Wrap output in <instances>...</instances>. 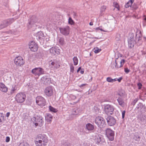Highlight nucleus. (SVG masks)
Masks as SVG:
<instances>
[{
  "label": "nucleus",
  "instance_id": "33",
  "mask_svg": "<svg viewBox=\"0 0 146 146\" xmlns=\"http://www.w3.org/2000/svg\"><path fill=\"white\" fill-rule=\"evenodd\" d=\"M68 23L69 24L72 25L74 24L75 23L74 21L72 20L71 17H69L68 19Z\"/></svg>",
  "mask_w": 146,
  "mask_h": 146
},
{
  "label": "nucleus",
  "instance_id": "48",
  "mask_svg": "<svg viewBox=\"0 0 146 146\" xmlns=\"http://www.w3.org/2000/svg\"><path fill=\"white\" fill-rule=\"evenodd\" d=\"M4 119V116L2 114H0V122H2Z\"/></svg>",
  "mask_w": 146,
  "mask_h": 146
},
{
  "label": "nucleus",
  "instance_id": "25",
  "mask_svg": "<svg viewBox=\"0 0 146 146\" xmlns=\"http://www.w3.org/2000/svg\"><path fill=\"white\" fill-rule=\"evenodd\" d=\"M0 90L3 92H6L7 90V88L3 84L1 83L0 84Z\"/></svg>",
  "mask_w": 146,
  "mask_h": 146
},
{
  "label": "nucleus",
  "instance_id": "8",
  "mask_svg": "<svg viewBox=\"0 0 146 146\" xmlns=\"http://www.w3.org/2000/svg\"><path fill=\"white\" fill-rule=\"evenodd\" d=\"M36 103L41 107L44 106L46 105L45 99L41 96H37L36 98Z\"/></svg>",
  "mask_w": 146,
  "mask_h": 146
},
{
  "label": "nucleus",
  "instance_id": "24",
  "mask_svg": "<svg viewBox=\"0 0 146 146\" xmlns=\"http://www.w3.org/2000/svg\"><path fill=\"white\" fill-rule=\"evenodd\" d=\"M53 118V116L50 114L47 113L45 116V120L48 122H51Z\"/></svg>",
  "mask_w": 146,
  "mask_h": 146
},
{
  "label": "nucleus",
  "instance_id": "56",
  "mask_svg": "<svg viewBox=\"0 0 146 146\" xmlns=\"http://www.w3.org/2000/svg\"><path fill=\"white\" fill-rule=\"evenodd\" d=\"M79 101V100H78L77 102H73V103H70V104L71 105H75V104L76 103H78V102Z\"/></svg>",
  "mask_w": 146,
  "mask_h": 146
},
{
  "label": "nucleus",
  "instance_id": "39",
  "mask_svg": "<svg viewBox=\"0 0 146 146\" xmlns=\"http://www.w3.org/2000/svg\"><path fill=\"white\" fill-rule=\"evenodd\" d=\"M51 83V80L49 78H48L45 82L44 84H45L46 85H48L50 84Z\"/></svg>",
  "mask_w": 146,
  "mask_h": 146
},
{
  "label": "nucleus",
  "instance_id": "15",
  "mask_svg": "<svg viewBox=\"0 0 146 146\" xmlns=\"http://www.w3.org/2000/svg\"><path fill=\"white\" fill-rule=\"evenodd\" d=\"M29 46L31 50L33 52L36 51L38 49L37 44L33 41L31 42L29 44Z\"/></svg>",
  "mask_w": 146,
  "mask_h": 146
},
{
  "label": "nucleus",
  "instance_id": "49",
  "mask_svg": "<svg viewBox=\"0 0 146 146\" xmlns=\"http://www.w3.org/2000/svg\"><path fill=\"white\" fill-rule=\"evenodd\" d=\"M124 71L125 73L128 74L130 71V70L128 69L127 68H125L124 69Z\"/></svg>",
  "mask_w": 146,
  "mask_h": 146
},
{
  "label": "nucleus",
  "instance_id": "38",
  "mask_svg": "<svg viewBox=\"0 0 146 146\" xmlns=\"http://www.w3.org/2000/svg\"><path fill=\"white\" fill-rule=\"evenodd\" d=\"M70 72L72 73H73L74 71V68L73 65L71 64L70 66Z\"/></svg>",
  "mask_w": 146,
  "mask_h": 146
},
{
  "label": "nucleus",
  "instance_id": "46",
  "mask_svg": "<svg viewBox=\"0 0 146 146\" xmlns=\"http://www.w3.org/2000/svg\"><path fill=\"white\" fill-rule=\"evenodd\" d=\"M63 145L64 146H72L71 144L68 142L65 143Z\"/></svg>",
  "mask_w": 146,
  "mask_h": 146
},
{
  "label": "nucleus",
  "instance_id": "6",
  "mask_svg": "<svg viewBox=\"0 0 146 146\" xmlns=\"http://www.w3.org/2000/svg\"><path fill=\"white\" fill-rule=\"evenodd\" d=\"M14 21L13 18L8 19L4 21L0 25V30L7 27L13 23Z\"/></svg>",
  "mask_w": 146,
  "mask_h": 146
},
{
  "label": "nucleus",
  "instance_id": "58",
  "mask_svg": "<svg viewBox=\"0 0 146 146\" xmlns=\"http://www.w3.org/2000/svg\"><path fill=\"white\" fill-rule=\"evenodd\" d=\"M117 55H118V56L119 57V56L120 57H122V54H121L120 53H118L117 54Z\"/></svg>",
  "mask_w": 146,
  "mask_h": 146
},
{
  "label": "nucleus",
  "instance_id": "53",
  "mask_svg": "<svg viewBox=\"0 0 146 146\" xmlns=\"http://www.w3.org/2000/svg\"><path fill=\"white\" fill-rule=\"evenodd\" d=\"M86 85H87V84H84L79 86L80 88H82L84 86H86Z\"/></svg>",
  "mask_w": 146,
  "mask_h": 146
},
{
  "label": "nucleus",
  "instance_id": "27",
  "mask_svg": "<svg viewBox=\"0 0 146 146\" xmlns=\"http://www.w3.org/2000/svg\"><path fill=\"white\" fill-rule=\"evenodd\" d=\"M59 44L61 46H63L65 44L66 42L64 39L63 38H60L58 40Z\"/></svg>",
  "mask_w": 146,
  "mask_h": 146
},
{
  "label": "nucleus",
  "instance_id": "57",
  "mask_svg": "<svg viewBox=\"0 0 146 146\" xmlns=\"http://www.w3.org/2000/svg\"><path fill=\"white\" fill-rule=\"evenodd\" d=\"M10 114V113L9 112H7L6 114V116L8 117L9 116Z\"/></svg>",
  "mask_w": 146,
  "mask_h": 146
},
{
  "label": "nucleus",
  "instance_id": "12",
  "mask_svg": "<svg viewBox=\"0 0 146 146\" xmlns=\"http://www.w3.org/2000/svg\"><path fill=\"white\" fill-rule=\"evenodd\" d=\"M108 125L110 126H113L115 125L116 123V119L111 116H108L106 118Z\"/></svg>",
  "mask_w": 146,
  "mask_h": 146
},
{
  "label": "nucleus",
  "instance_id": "42",
  "mask_svg": "<svg viewBox=\"0 0 146 146\" xmlns=\"http://www.w3.org/2000/svg\"><path fill=\"white\" fill-rule=\"evenodd\" d=\"M120 38V34L117 33V34L116 35V39L117 40H119Z\"/></svg>",
  "mask_w": 146,
  "mask_h": 146
},
{
  "label": "nucleus",
  "instance_id": "54",
  "mask_svg": "<svg viewBox=\"0 0 146 146\" xmlns=\"http://www.w3.org/2000/svg\"><path fill=\"white\" fill-rule=\"evenodd\" d=\"M10 140V137H6V142H8Z\"/></svg>",
  "mask_w": 146,
  "mask_h": 146
},
{
  "label": "nucleus",
  "instance_id": "7",
  "mask_svg": "<svg viewBox=\"0 0 146 146\" xmlns=\"http://www.w3.org/2000/svg\"><path fill=\"white\" fill-rule=\"evenodd\" d=\"M105 111L108 115H112L113 113L114 107L112 105L107 104L104 107Z\"/></svg>",
  "mask_w": 146,
  "mask_h": 146
},
{
  "label": "nucleus",
  "instance_id": "64",
  "mask_svg": "<svg viewBox=\"0 0 146 146\" xmlns=\"http://www.w3.org/2000/svg\"><path fill=\"white\" fill-rule=\"evenodd\" d=\"M143 19L146 21V17H145L144 18H143Z\"/></svg>",
  "mask_w": 146,
  "mask_h": 146
},
{
  "label": "nucleus",
  "instance_id": "36",
  "mask_svg": "<svg viewBox=\"0 0 146 146\" xmlns=\"http://www.w3.org/2000/svg\"><path fill=\"white\" fill-rule=\"evenodd\" d=\"M38 57L40 58L42 57L44 55V54L42 51L39 52L38 53H37Z\"/></svg>",
  "mask_w": 146,
  "mask_h": 146
},
{
  "label": "nucleus",
  "instance_id": "20",
  "mask_svg": "<svg viewBox=\"0 0 146 146\" xmlns=\"http://www.w3.org/2000/svg\"><path fill=\"white\" fill-rule=\"evenodd\" d=\"M95 141L98 144H102L104 142V140L103 136L101 135H100L98 136L97 138L95 139Z\"/></svg>",
  "mask_w": 146,
  "mask_h": 146
},
{
  "label": "nucleus",
  "instance_id": "40",
  "mask_svg": "<svg viewBox=\"0 0 146 146\" xmlns=\"http://www.w3.org/2000/svg\"><path fill=\"white\" fill-rule=\"evenodd\" d=\"M113 79L110 77H108L106 79V80L108 82L113 83Z\"/></svg>",
  "mask_w": 146,
  "mask_h": 146
},
{
  "label": "nucleus",
  "instance_id": "22",
  "mask_svg": "<svg viewBox=\"0 0 146 146\" xmlns=\"http://www.w3.org/2000/svg\"><path fill=\"white\" fill-rule=\"evenodd\" d=\"M85 128L89 131H92L94 130V127L93 125L89 123L86 125Z\"/></svg>",
  "mask_w": 146,
  "mask_h": 146
},
{
  "label": "nucleus",
  "instance_id": "11",
  "mask_svg": "<svg viewBox=\"0 0 146 146\" xmlns=\"http://www.w3.org/2000/svg\"><path fill=\"white\" fill-rule=\"evenodd\" d=\"M32 73L35 75L39 76L44 73V70L41 68H36L33 69L31 71Z\"/></svg>",
  "mask_w": 146,
  "mask_h": 146
},
{
  "label": "nucleus",
  "instance_id": "32",
  "mask_svg": "<svg viewBox=\"0 0 146 146\" xmlns=\"http://www.w3.org/2000/svg\"><path fill=\"white\" fill-rule=\"evenodd\" d=\"M94 52L95 53H98L101 51V49L99 48L98 47H96L94 48Z\"/></svg>",
  "mask_w": 146,
  "mask_h": 146
},
{
  "label": "nucleus",
  "instance_id": "45",
  "mask_svg": "<svg viewBox=\"0 0 146 146\" xmlns=\"http://www.w3.org/2000/svg\"><path fill=\"white\" fill-rule=\"evenodd\" d=\"M137 85L138 87V89L139 90H140L141 89L142 86V85L141 83L140 82H139L137 84Z\"/></svg>",
  "mask_w": 146,
  "mask_h": 146
},
{
  "label": "nucleus",
  "instance_id": "61",
  "mask_svg": "<svg viewBox=\"0 0 146 146\" xmlns=\"http://www.w3.org/2000/svg\"><path fill=\"white\" fill-rule=\"evenodd\" d=\"M113 82H115L117 80V78H115L114 79H113Z\"/></svg>",
  "mask_w": 146,
  "mask_h": 146
},
{
  "label": "nucleus",
  "instance_id": "3",
  "mask_svg": "<svg viewBox=\"0 0 146 146\" xmlns=\"http://www.w3.org/2000/svg\"><path fill=\"white\" fill-rule=\"evenodd\" d=\"M42 117L40 115H37L35 117H33L31 119L32 121L35 123V125L36 127L37 126L38 124L40 125H42V124L44 123V121L42 120Z\"/></svg>",
  "mask_w": 146,
  "mask_h": 146
},
{
  "label": "nucleus",
  "instance_id": "29",
  "mask_svg": "<svg viewBox=\"0 0 146 146\" xmlns=\"http://www.w3.org/2000/svg\"><path fill=\"white\" fill-rule=\"evenodd\" d=\"M117 95L119 96V97H123L125 95V93L123 91L121 90L118 92Z\"/></svg>",
  "mask_w": 146,
  "mask_h": 146
},
{
  "label": "nucleus",
  "instance_id": "5",
  "mask_svg": "<svg viewBox=\"0 0 146 146\" xmlns=\"http://www.w3.org/2000/svg\"><path fill=\"white\" fill-rule=\"evenodd\" d=\"M106 134L107 137L110 141L113 140L114 133V131L109 128H108L106 130Z\"/></svg>",
  "mask_w": 146,
  "mask_h": 146
},
{
  "label": "nucleus",
  "instance_id": "44",
  "mask_svg": "<svg viewBox=\"0 0 146 146\" xmlns=\"http://www.w3.org/2000/svg\"><path fill=\"white\" fill-rule=\"evenodd\" d=\"M17 90V89L15 88V87H12V88L11 89V92L10 93L11 94H12L13 93H14V92L15 91V90Z\"/></svg>",
  "mask_w": 146,
  "mask_h": 146
},
{
  "label": "nucleus",
  "instance_id": "31",
  "mask_svg": "<svg viewBox=\"0 0 146 146\" xmlns=\"http://www.w3.org/2000/svg\"><path fill=\"white\" fill-rule=\"evenodd\" d=\"M74 65H77L78 62V60L76 56H74L73 59Z\"/></svg>",
  "mask_w": 146,
  "mask_h": 146
},
{
  "label": "nucleus",
  "instance_id": "26",
  "mask_svg": "<svg viewBox=\"0 0 146 146\" xmlns=\"http://www.w3.org/2000/svg\"><path fill=\"white\" fill-rule=\"evenodd\" d=\"M125 62V60L124 59L122 60L120 62V66H119L118 65L117 63L116 62V60H115V67L117 68H120L122 66L123 63Z\"/></svg>",
  "mask_w": 146,
  "mask_h": 146
},
{
  "label": "nucleus",
  "instance_id": "63",
  "mask_svg": "<svg viewBox=\"0 0 146 146\" xmlns=\"http://www.w3.org/2000/svg\"><path fill=\"white\" fill-rule=\"evenodd\" d=\"M80 73L81 74H83L84 73V70H81V71H80Z\"/></svg>",
  "mask_w": 146,
  "mask_h": 146
},
{
  "label": "nucleus",
  "instance_id": "51",
  "mask_svg": "<svg viewBox=\"0 0 146 146\" xmlns=\"http://www.w3.org/2000/svg\"><path fill=\"white\" fill-rule=\"evenodd\" d=\"M106 9V6H103L101 8V10L103 11H104L105 9Z\"/></svg>",
  "mask_w": 146,
  "mask_h": 146
},
{
  "label": "nucleus",
  "instance_id": "37",
  "mask_svg": "<svg viewBox=\"0 0 146 146\" xmlns=\"http://www.w3.org/2000/svg\"><path fill=\"white\" fill-rule=\"evenodd\" d=\"M19 146H29V145L26 142L21 143Z\"/></svg>",
  "mask_w": 146,
  "mask_h": 146
},
{
  "label": "nucleus",
  "instance_id": "47",
  "mask_svg": "<svg viewBox=\"0 0 146 146\" xmlns=\"http://www.w3.org/2000/svg\"><path fill=\"white\" fill-rule=\"evenodd\" d=\"M70 97L71 98V99L73 100L76 98V96L72 94L70 95Z\"/></svg>",
  "mask_w": 146,
  "mask_h": 146
},
{
  "label": "nucleus",
  "instance_id": "34",
  "mask_svg": "<svg viewBox=\"0 0 146 146\" xmlns=\"http://www.w3.org/2000/svg\"><path fill=\"white\" fill-rule=\"evenodd\" d=\"M79 113V110L78 109H75L73 110L72 113L73 115H77Z\"/></svg>",
  "mask_w": 146,
  "mask_h": 146
},
{
  "label": "nucleus",
  "instance_id": "19",
  "mask_svg": "<svg viewBox=\"0 0 146 146\" xmlns=\"http://www.w3.org/2000/svg\"><path fill=\"white\" fill-rule=\"evenodd\" d=\"M59 50L57 48L52 47L50 49V51L51 54L54 55L59 54H60Z\"/></svg>",
  "mask_w": 146,
  "mask_h": 146
},
{
  "label": "nucleus",
  "instance_id": "43",
  "mask_svg": "<svg viewBox=\"0 0 146 146\" xmlns=\"http://www.w3.org/2000/svg\"><path fill=\"white\" fill-rule=\"evenodd\" d=\"M47 78V76H43V77L42 78V80L44 82V84L45 82L47 80V78Z\"/></svg>",
  "mask_w": 146,
  "mask_h": 146
},
{
  "label": "nucleus",
  "instance_id": "50",
  "mask_svg": "<svg viewBox=\"0 0 146 146\" xmlns=\"http://www.w3.org/2000/svg\"><path fill=\"white\" fill-rule=\"evenodd\" d=\"M125 110L123 111L122 112V119L124 118L125 117Z\"/></svg>",
  "mask_w": 146,
  "mask_h": 146
},
{
  "label": "nucleus",
  "instance_id": "18",
  "mask_svg": "<svg viewBox=\"0 0 146 146\" xmlns=\"http://www.w3.org/2000/svg\"><path fill=\"white\" fill-rule=\"evenodd\" d=\"M117 100L119 105L122 107H123L125 104V101L123 97H118Z\"/></svg>",
  "mask_w": 146,
  "mask_h": 146
},
{
  "label": "nucleus",
  "instance_id": "23",
  "mask_svg": "<svg viewBox=\"0 0 146 146\" xmlns=\"http://www.w3.org/2000/svg\"><path fill=\"white\" fill-rule=\"evenodd\" d=\"M44 37V35L42 31H40L37 33L36 36L37 39L38 40L42 39H44L43 37Z\"/></svg>",
  "mask_w": 146,
  "mask_h": 146
},
{
  "label": "nucleus",
  "instance_id": "62",
  "mask_svg": "<svg viewBox=\"0 0 146 146\" xmlns=\"http://www.w3.org/2000/svg\"><path fill=\"white\" fill-rule=\"evenodd\" d=\"M51 64L52 65L54 66L55 64V62H52L51 63Z\"/></svg>",
  "mask_w": 146,
  "mask_h": 146
},
{
  "label": "nucleus",
  "instance_id": "59",
  "mask_svg": "<svg viewBox=\"0 0 146 146\" xmlns=\"http://www.w3.org/2000/svg\"><path fill=\"white\" fill-rule=\"evenodd\" d=\"M146 117L145 116H142V121H144L146 119Z\"/></svg>",
  "mask_w": 146,
  "mask_h": 146
},
{
  "label": "nucleus",
  "instance_id": "21",
  "mask_svg": "<svg viewBox=\"0 0 146 146\" xmlns=\"http://www.w3.org/2000/svg\"><path fill=\"white\" fill-rule=\"evenodd\" d=\"M38 22V19L35 16H33L30 18V21L29 24L30 25H33Z\"/></svg>",
  "mask_w": 146,
  "mask_h": 146
},
{
  "label": "nucleus",
  "instance_id": "17",
  "mask_svg": "<svg viewBox=\"0 0 146 146\" xmlns=\"http://www.w3.org/2000/svg\"><path fill=\"white\" fill-rule=\"evenodd\" d=\"M136 109H138V110H140L141 112H142L143 110H146V107L145 104H143L142 103L139 102L137 104Z\"/></svg>",
  "mask_w": 146,
  "mask_h": 146
},
{
  "label": "nucleus",
  "instance_id": "13",
  "mask_svg": "<svg viewBox=\"0 0 146 146\" xmlns=\"http://www.w3.org/2000/svg\"><path fill=\"white\" fill-rule=\"evenodd\" d=\"M134 35L133 33H132L130 35V37L128 38V43L129 46L130 48L133 47L135 43L134 39Z\"/></svg>",
  "mask_w": 146,
  "mask_h": 146
},
{
  "label": "nucleus",
  "instance_id": "14",
  "mask_svg": "<svg viewBox=\"0 0 146 146\" xmlns=\"http://www.w3.org/2000/svg\"><path fill=\"white\" fill-rule=\"evenodd\" d=\"M135 43L138 46H140L141 44V35L139 33L136 34L134 40Z\"/></svg>",
  "mask_w": 146,
  "mask_h": 146
},
{
  "label": "nucleus",
  "instance_id": "30",
  "mask_svg": "<svg viewBox=\"0 0 146 146\" xmlns=\"http://www.w3.org/2000/svg\"><path fill=\"white\" fill-rule=\"evenodd\" d=\"M49 108V110L51 112H53L54 113H56L57 111V110L51 106H50Z\"/></svg>",
  "mask_w": 146,
  "mask_h": 146
},
{
  "label": "nucleus",
  "instance_id": "16",
  "mask_svg": "<svg viewBox=\"0 0 146 146\" xmlns=\"http://www.w3.org/2000/svg\"><path fill=\"white\" fill-rule=\"evenodd\" d=\"M45 93L48 96H50L53 94V89L52 87L48 86L46 87L44 91Z\"/></svg>",
  "mask_w": 146,
  "mask_h": 146
},
{
  "label": "nucleus",
  "instance_id": "52",
  "mask_svg": "<svg viewBox=\"0 0 146 146\" xmlns=\"http://www.w3.org/2000/svg\"><path fill=\"white\" fill-rule=\"evenodd\" d=\"M72 15H73L74 18L77 16V14L75 12H73L72 13Z\"/></svg>",
  "mask_w": 146,
  "mask_h": 146
},
{
  "label": "nucleus",
  "instance_id": "4",
  "mask_svg": "<svg viewBox=\"0 0 146 146\" xmlns=\"http://www.w3.org/2000/svg\"><path fill=\"white\" fill-rule=\"evenodd\" d=\"M26 95L23 93L17 94L15 97V100L18 103H22L25 100Z\"/></svg>",
  "mask_w": 146,
  "mask_h": 146
},
{
  "label": "nucleus",
  "instance_id": "9",
  "mask_svg": "<svg viewBox=\"0 0 146 146\" xmlns=\"http://www.w3.org/2000/svg\"><path fill=\"white\" fill-rule=\"evenodd\" d=\"M15 63L17 66H21L25 63L23 58L21 56L17 57L14 60Z\"/></svg>",
  "mask_w": 146,
  "mask_h": 146
},
{
  "label": "nucleus",
  "instance_id": "2",
  "mask_svg": "<svg viewBox=\"0 0 146 146\" xmlns=\"http://www.w3.org/2000/svg\"><path fill=\"white\" fill-rule=\"evenodd\" d=\"M95 123L100 127H105L106 122L105 119L102 117L98 116L96 117L95 120Z\"/></svg>",
  "mask_w": 146,
  "mask_h": 146
},
{
  "label": "nucleus",
  "instance_id": "41",
  "mask_svg": "<svg viewBox=\"0 0 146 146\" xmlns=\"http://www.w3.org/2000/svg\"><path fill=\"white\" fill-rule=\"evenodd\" d=\"M113 5L115 8H117L118 9V10H119V6L117 3H113Z\"/></svg>",
  "mask_w": 146,
  "mask_h": 146
},
{
  "label": "nucleus",
  "instance_id": "55",
  "mask_svg": "<svg viewBox=\"0 0 146 146\" xmlns=\"http://www.w3.org/2000/svg\"><path fill=\"white\" fill-rule=\"evenodd\" d=\"M123 79V78L122 77H120L119 78H117V80L119 82H120L121 80Z\"/></svg>",
  "mask_w": 146,
  "mask_h": 146
},
{
  "label": "nucleus",
  "instance_id": "1",
  "mask_svg": "<svg viewBox=\"0 0 146 146\" xmlns=\"http://www.w3.org/2000/svg\"><path fill=\"white\" fill-rule=\"evenodd\" d=\"M38 141H35L37 146H46L48 142V140L46 136L44 134H40L38 135Z\"/></svg>",
  "mask_w": 146,
  "mask_h": 146
},
{
  "label": "nucleus",
  "instance_id": "28",
  "mask_svg": "<svg viewBox=\"0 0 146 146\" xmlns=\"http://www.w3.org/2000/svg\"><path fill=\"white\" fill-rule=\"evenodd\" d=\"M134 1V0H129L125 5V7L126 8H128L129 7H131Z\"/></svg>",
  "mask_w": 146,
  "mask_h": 146
},
{
  "label": "nucleus",
  "instance_id": "35",
  "mask_svg": "<svg viewBox=\"0 0 146 146\" xmlns=\"http://www.w3.org/2000/svg\"><path fill=\"white\" fill-rule=\"evenodd\" d=\"M139 100V99L138 98H136L135 99H134L133 101L131 102V104L133 106H134L136 102L138 101Z\"/></svg>",
  "mask_w": 146,
  "mask_h": 146
},
{
  "label": "nucleus",
  "instance_id": "10",
  "mask_svg": "<svg viewBox=\"0 0 146 146\" xmlns=\"http://www.w3.org/2000/svg\"><path fill=\"white\" fill-rule=\"evenodd\" d=\"M59 30L61 33L65 36H67L69 34L70 29L69 26H67L64 27L59 28Z\"/></svg>",
  "mask_w": 146,
  "mask_h": 146
},
{
  "label": "nucleus",
  "instance_id": "60",
  "mask_svg": "<svg viewBox=\"0 0 146 146\" xmlns=\"http://www.w3.org/2000/svg\"><path fill=\"white\" fill-rule=\"evenodd\" d=\"M81 69V67H79L78 69L77 70V72H79L80 70Z\"/></svg>",
  "mask_w": 146,
  "mask_h": 146
}]
</instances>
